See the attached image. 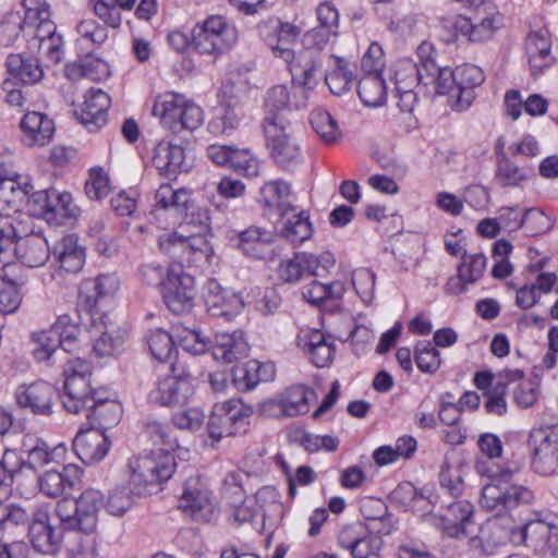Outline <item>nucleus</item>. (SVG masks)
I'll return each instance as SVG.
<instances>
[{
  "instance_id": "423d86ee",
  "label": "nucleus",
  "mask_w": 558,
  "mask_h": 558,
  "mask_svg": "<svg viewBox=\"0 0 558 558\" xmlns=\"http://www.w3.org/2000/svg\"><path fill=\"white\" fill-rule=\"evenodd\" d=\"M153 114L173 133L183 129L196 130L204 121L201 107L175 92L158 95L153 106Z\"/></svg>"
},
{
  "instance_id": "9d476101",
  "label": "nucleus",
  "mask_w": 558,
  "mask_h": 558,
  "mask_svg": "<svg viewBox=\"0 0 558 558\" xmlns=\"http://www.w3.org/2000/svg\"><path fill=\"white\" fill-rule=\"evenodd\" d=\"M527 448L533 471L542 476L554 474L558 468V424L532 428Z\"/></svg>"
},
{
  "instance_id": "de8ad7c7",
  "label": "nucleus",
  "mask_w": 558,
  "mask_h": 558,
  "mask_svg": "<svg viewBox=\"0 0 558 558\" xmlns=\"http://www.w3.org/2000/svg\"><path fill=\"white\" fill-rule=\"evenodd\" d=\"M392 71L396 89L415 88L424 83L423 62L416 64L411 59H400L393 64Z\"/></svg>"
},
{
  "instance_id": "2f4dec72",
  "label": "nucleus",
  "mask_w": 558,
  "mask_h": 558,
  "mask_svg": "<svg viewBox=\"0 0 558 558\" xmlns=\"http://www.w3.org/2000/svg\"><path fill=\"white\" fill-rule=\"evenodd\" d=\"M484 73L474 64H463L456 69L457 100L453 108L459 111L468 109L474 100V88L484 82Z\"/></svg>"
},
{
  "instance_id": "1a4fd4ad",
  "label": "nucleus",
  "mask_w": 558,
  "mask_h": 558,
  "mask_svg": "<svg viewBox=\"0 0 558 558\" xmlns=\"http://www.w3.org/2000/svg\"><path fill=\"white\" fill-rule=\"evenodd\" d=\"M263 131L266 146L277 165L290 168L301 161V147L283 116H266Z\"/></svg>"
},
{
  "instance_id": "6e6552de",
  "label": "nucleus",
  "mask_w": 558,
  "mask_h": 558,
  "mask_svg": "<svg viewBox=\"0 0 558 558\" xmlns=\"http://www.w3.org/2000/svg\"><path fill=\"white\" fill-rule=\"evenodd\" d=\"M238 40V31L222 15H210L192 31V45L203 54L221 56Z\"/></svg>"
},
{
  "instance_id": "4be33fe9",
  "label": "nucleus",
  "mask_w": 558,
  "mask_h": 558,
  "mask_svg": "<svg viewBox=\"0 0 558 558\" xmlns=\"http://www.w3.org/2000/svg\"><path fill=\"white\" fill-rule=\"evenodd\" d=\"M316 400L313 389L304 385H293L279 395L277 399L264 404L265 408H279L284 416L293 417L308 413L311 404Z\"/></svg>"
},
{
  "instance_id": "e2e57ef3",
  "label": "nucleus",
  "mask_w": 558,
  "mask_h": 558,
  "mask_svg": "<svg viewBox=\"0 0 558 558\" xmlns=\"http://www.w3.org/2000/svg\"><path fill=\"white\" fill-rule=\"evenodd\" d=\"M175 338L182 349L192 354H202L208 349L209 341L199 330L175 326Z\"/></svg>"
},
{
  "instance_id": "ddd939ff",
  "label": "nucleus",
  "mask_w": 558,
  "mask_h": 558,
  "mask_svg": "<svg viewBox=\"0 0 558 558\" xmlns=\"http://www.w3.org/2000/svg\"><path fill=\"white\" fill-rule=\"evenodd\" d=\"M179 508L193 520L208 521L216 508L213 490L201 475L190 476L183 485Z\"/></svg>"
},
{
  "instance_id": "a878e982",
  "label": "nucleus",
  "mask_w": 558,
  "mask_h": 558,
  "mask_svg": "<svg viewBox=\"0 0 558 558\" xmlns=\"http://www.w3.org/2000/svg\"><path fill=\"white\" fill-rule=\"evenodd\" d=\"M525 53L534 76L542 74L555 63L551 39L546 29L531 32L525 41Z\"/></svg>"
},
{
  "instance_id": "c03bdc74",
  "label": "nucleus",
  "mask_w": 558,
  "mask_h": 558,
  "mask_svg": "<svg viewBox=\"0 0 558 558\" xmlns=\"http://www.w3.org/2000/svg\"><path fill=\"white\" fill-rule=\"evenodd\" d=\"M7 69L11 76L25 84H34L41 80L44 71L37 59L23 54H10Z\"/></svg>"
},
{
  "instance_id": "0e129e2a",
  "label": "nucleus",
  "mask_w": 558,
  "mask_h": 558,
  "mask_svg": "<svg viewBox=\"0 0 558 558\" xmlns=\"http://www.w3.org/2000/svg\"><path fill=\"white\" fill-rule=\"evenodd\" d=\"M110 192V182L102 167H93L85 182V194L92 201H100Z\"/></svg>"
},
{
  "instance_id": "4c0bfd02",
  "label": "nucleus",
  "mask_w": 558,
  "mask_h": 558,
  "mask_svg": "<svg viewBox=\"0 0 558 558\" xmlns=\"http://www.w3.org/2000/svg\"><path fill=\"white\" fill-rule=\"evenodd\" d=\"M473 505L464 499L450 502L442 514V530L450 536L459 538L466 534V524L473 515Z\"/></svg>"
},
{
  "instance_id": "f03ea898",
  "label": "nucleus",
  "mask_w": 558,
  "mask_h": 558,
  "mask_svg": "<svg viewBox=\"0 0 558 558\" xmlns=\"http://www.w3.org/2000/svg\"><path fill=\"white\" fill-rule=\"evenodd\" d=\"M545 532V525L535 520L526 521L522 525H506L502 521L494 520L486 523L480 535L470 539V548L485 556L494 555L507 544L539 548Z\"/></svg>"
},
{
  "instance_id": "58836bf2",
  "label": "nucleus",
  "mask_w": 558,
  "mask_h": 558,
  "mask_svg": "<svg viewBox=\"0 0 558 558\" xmlns=\"http://www.w3.org/2000/svg\"><path fill=\"white\" fill-rule=\"evenodd\" d=\"M153 165L159 173L173 177L184 170V149L168 141H160L154 149Z\"/></svg>"
},
{
  "instance_id": "9b49d317",
  "label": "nucleus",
  "mask_w": 558,
  "mask_h": 558,
  "mask_svg": "<svg viewBox=\"0 0 558 558\" xmlns=\"http://www.w3.org/2000/svg\"><path fill=\"white\" fill-rule=\"evenodd\" d=\"M335 258L329 252L313 254L295 253L290 258L280 260L276 268L278 280L288 284H296L308 277H319L335 266Z\"/></svg>"
},
{
  "instance_id": "c756f323",
  "label": "nucleus",
  "mask_w": 558,
  "mask_h": 558,
  "mask_svg": "<svg viewBox=\"0 0 558 558\" xmlns=\"http://www.w3.org/2000/svg\"><path fill=\"white\" fill-rule=\"evenodd\" d=\"M23 143L28 146H45L54 134V123L45 113L38 111L27 112L21 123Z\"/></svg>"
},
{
  "instance_id": "20e7f679",
  "label": "nucleus",
  "mask_w": 558,
  "mask_h": 558,
  "mask_svg": "<svg viewBox=\"0 0 558 558\" xmlns=\"http://www.w3.org/2000/svg\"><path fill=\"white\" fill-rule=\"evenodd\" d=\"M175 459L169 450L153 449L132 459L129 463V485L132 494L145 497L160 490L161 484L175 471Z\"/></svg>"
},
{
  "instance_id": "0eeeda50",
  "label": "nucleus",
  "mask_w": 558,
  "mask_h": 558,
  "mask_svg": "<svg viewBox=\"0 0 558 558\" xmlns=\"http://www.w3.org/2000/svg\"><path fill=\"white\" fill-rule=\"evenodd\" d=\"M90 365L81 356L69 357L63 365L62 404L68 412L78 413L101 393L90 387Z\"/></svg>"
},
{
  "instance_id": "7ed1b4c3",
  "label": "nucleus",
  "mask_w": 558,
  "mask_h": 558,
  "mask_svg": "<svg viewBox=\"0 0 558 558\" xmlns=\"http://www.w3.org/2000/svg\"><path fill=\"white\" fill-rule=\"evenodd\" d=\"M476 472L492 480L482 488L481 506L497 514L506 513L521 505H530L534 500V493L526 486L510 484L513 471L509 469L492 470L484 461L476 462Z\"/></svg>"
},
{
  "instance_id": "79ce46f5",
  "label": "nucleus",
  "mask_w": 558,
  "mask_h": 558,
  "mask_svg": "<svg viewBox=\"0 0 558 558\" xmlns=\"http://www.w3.org/2000/svg\"><path fill=\"white\" fill-rule=\"evenodd\" d=\"M35 347L33 349V356L37 362H64L70 357L64 350L59 345L57 337L52 333L51 329L41 330L33 333L32 337Z\"/></svg>"
},
{
  "instance_id": "09e8293b",
  "label": "nucleus",
  "mask_w": 558,
  "mask_h": 558,
  "mask_svg": "<svg viewBox=\"0 0 558 558\" xmlns=\"http://www.w3.org/2000/svg\"><path fill=\"white\" fill-rule=\"evenodd\" d=\"M36 38L39 41V50L52 62L58 63L62 57L63 40L61 35L56 33V25L46 21L37 25Z\"/></svg>"
},
{
  "instance_id": "aec40b11",
  "label": "nucleus",
  "mask_w": 558,
  "mask_h": 558,
  "mask_svg": "<svg viewBox=\"0 0 558 558\" xmlns=\"http://www.w3.org/2000/svg\"><path fill=\"white\" fill-rule=\"evenodd\" d=\"M110 104L111 99L107 93L99 88H90L86 92L81 107L75 110V116L89 132H96L107 123Z\"/></svg>"
},
{
  "instance_id": "5fc2aeb1",
  "label": "nucleus",
  "mask_w": 558,
  "mask_h": 558,
  "mask_svg": "<svg viewBox=\"0 0 558 558\" xmlns=\"http://www.w3.org/2000/svg\"><path fill=\"white\" fill-rule=\"evenodd\" d=\"M310 123L315 133L326 143H335L340 137L337 121L324 108H315L312 110Z\"/></svg>"
},
{
  "instance_id": "2eb2a0df",
  "label": "nucleus",
  "mask_w": 558,
  "mask_h": 558,
  "mask_svg": "<svg viewBox=\"0 0 558 558\" xmlns=\"http://www.w3.org/2000/svg\"><path fill=\"white\" fill-rule=\"evenodd\" d=\"M194 299V278L184 272L180 263L170 265L163 288V300L168 308L174 314L187 312L193 307Z\"/></svg>"
},
{
  "instance_id": "cd10ccee",
  "label": "nucleus",
  "mask_w": 558,
  "mask_h": 558,
  "mask_svg": "<svg viewBox=\"0 0 558 558\" xmlns=\"http://www.w3.org/2000/svg\"><path fill=\"white\" fill-rule=\"evenodd\" d=\"M83 473V469L76 464L65 465L62 472L47 471L39 477V489L49 498L61 497L81 483Z\"/></svg>"
},
{
  "instance_id": "f3484780",
  "label": "nucleus",
  "mask_w": 558,
  "mask_h": 558,
  "mask_svg": "<svg viewBox=\"0 0 558 558\" xmlns=\"http://www.w3.org/2000/svg\"><path fill=\"white\" fill-rule=\"evenodd\" d=\"M193 393V377L182 372L160 377L156 386L149 391L148 399L153 403L165 407L183 404Z\"/></svg>"
},
{
  "instance_id": "680f3d73",
  "label": "nucleus",
  "mask_w": 558,
  "mask_h": 558,
  "mask_svg": "<svg viewBox=\"0 0 558 558\" xmlns=\"http://www.w3.org/2000/svg\"><path fill=\"white\" fill-rule=\"evenodd\" d=\"M527 179V172L502 156L498 159L495 172L496 182L502 186H520Z\"/></svg>"
},
{
  "instance_id": "bb28decb",
  "label": "nucleus",
  "mask_w": 558,
  "mask_h": 558,
  "mask_svg": "<svg viewBox=\"0 0 558 558\" xmlns=\"http://www.w3.org/2000/svg\"><path fill=\"white\" fill-rule=\"evenodd\" d=\"M39 199L44 203L43 214L48 222L65 225L78 215V207L69 192L48 190L40 195Z\"/></svg>"
},
{
  "instance_id": "774afa93",
  "label": "nucleus",
  "mask_w": 558,
  "mask_h": 558,
  "mask_svg": "<svg viewBox=\"0 0 558 558\" xmlns=\"http://www.w3.org/2000/svg\"><path fill=\"white\" fill-rule=\"evenodd\" d=\"M228 167L245 177H256L259 172L257 158L247 149L233 148Z\"/></svg>"
},
{
  "instance_id": "b1692460",
  "label": "nucleus",
  "mask_w": 558,
  "mask_h": 558,
  "mask_svg": "<svg viewBox=\"0 0 558 558\" xmlns=\"http://www.w3.org/2000/svg\"><path fill=\"white\" fill-rule=\"evenodd\" d=\"M109 446L105 432L94 427L80 430L73 440V449L78 459L85 464L101 461L107 456Z\"/></svg>"
},
{
  "instance_id": "864d4df0",
  "label": "nucleus",
  "mask_w": 558,
  "mask_h": 558,
  "mask_svg": "<svg viewBox=\"0 0 558 558\" xmlns=\"http://www.w3.org/2000/svg\"><path fill=\"white\" fill-rule=\"evenodd\" d=\"M280 233L293 245L302 244L304 241L308 240L313 233L308 215L305 211L294 214L292 218L282 222Z\"/></svg>"
},
{
  "instance_id": "6ab92c4d",
  "label": "nucleus",
  "mask_w": 558,
  "mask_h": 558,
  "mask_svg": "<svg viewBox=\"0 0 558 558\" xmlns=\"http://www.w3.org/2000/svg\"><path fill=\"white\" fill-rule=\"evenodd\" d=\"M294 85L305 90L314 89L323 77L322 62L317 51L303 49L293 60L286 61Z\"/></svg>"
},
{
  "instance_id": "7c9ffc66",
  "label": "nucleus",
  "mask_w": 558,
  "mask_h": 558,
  "mask_svg": "<svg viewBox=\"0 0 558 558\" xmlns=\"http://www.w3.org/2000/svg\"><path fill=\"white\" fill-rule=\"evenodd\" d=\"M13 253L22 264L35 268L44 266L49 259L50 247L41 233H31L14 242Z\"/></svg>"
},
{
  "instance_id": "f8f14e48",
  "label": "nucleus",
  "mask_w": 558,
  "mask_h": 558,
  "mask_svg": "<svg viewBox=\"0 0 558 558\" xmlns=\"http://www.w3.org/2000/svg\"><path fill=\"white\" fill-rule=\"evenodd\" d=\"M253 410L239 399L216 403L210 413L207 429L214 441L244 433Z\"/></svg>"
},
{
  "instance_id": "a211bd4d",
  "label": "nucleus",
  "mask_w": 558,
  "mask_h": 558,
  "mask_svg": "<svg viewBox=\"0 0 558 558\" xmlns=\"http://www.w3.org/2000/svg\"><path fill=\"white\" fill-rule=\"evenodd\" d=\"M204 300L211 316L225 317L227 320L233 319L244 306L240 294L223 289L214 278L205 284Z\"/></svg>"
},
{
  "instance_id": "3c124183",
  "label": "nucleus",
  "mask_w": 558,
  "mask_h": 558,
  "mask_svg": "<svg viewBox=\"0 0 558 558\" xmlns=\"http://www.w3.org/2000/svg\"><path fill=\"white\" fill-rule=\"evenodd\" d=\"M155 207L165 210L183 213L189 209L191 193L185 189H173L170 184H161L155 193Z\"/></svg>"
},
{
  "instance_id": "603ef678",
  "label": "nucleus",
  "mask_w": 558,
  "mask_h": 558,
  "mask_svg": "<svg viewBox=\"0 0 558 558\" xmlns=\"http://www.w3.org/2000/svg\"><path fill=\"white\" fill-rule=\"evenodd\" d=\"M266 116H282L283 110L300 109L306 106L305 99L294 100L291 98L289 88L286 85H277L267 92L265 100Z\"/></svg>"
},
{
  "instance_id": "412c9836",
  "label": "nucleus",
  "mask_w": 558,
  "mask_h": 558,
  "mask_svg": "<svg viewBox=\"0 0 558 558\" xmlns=\"http://www.w3.org/2000/svg\"><path fill=\"white\" fill-rule=\"evenodd\" d=\"M502 15L494 12L483 17L480 22L473 23L463 15L456 16L450 26L453 29V37H464L470 41L480 43L490 39L495 32L502 26Z\"/></svg>"
},
{
  "instance_id": "6e6d98bb",
  "label": "nucleus",
  "mask_w": 558,
  "mask_h": 558,
  "mask_svg": "<svg viewBox=\"0 0 558 558\" xmlns=\"http://www.w3.org/2000/svg\"><path fill=\"white\" fill-rule=\"evenodd\" d=\"M335 69L325 75V82L335 95H342L350 90L353 83V73L343 58L330 56Z\"/></svg>"
},
{
  "instance_id": "8fccbe9b",
  "label": "nucleus",
  "mask_w": 558,
  "mask_h": 558,
  "mask_svg": "<svg viewBox=\"0 0 558 558\" xmlns=\"http://www.w3.org/2000/svg\"><path fill=\"white\" fill-rule=\"evenodd\" d=\"M357 93L366 106H381L387 98V88L383 75L364 74L359 82Z\"/></svg>"
},
{
  "instance_id": "72a5a7b5",
  "label": "nucleus",
  "mask_w": 558,
  "mask_h": 558,
  "mask_svg": "<svg viewBox=\"0 0 558 558\" xmlns=\"http://www.w3.org/2000/svg\"><path fill=\"white\" fill-rule=\"evenodd\" d=\"M301 33L302 29L298 25L290 22L278 21L272 27V33L265 35V40L275 57L283 61H291L298 53L291 47L281 46L280 43L292 46L298 41Z\"/></svg>"
},
{
  "instance_id": "c9c22d12",
  "label": "nucleus",
  "mask_w": 558,
  "mask_h": 558,
  "mask_svg": "<svg viewBox=\"0 0 558 558\" xmlns=\"http://www.w3.org/2000/svg\"><path fill=\"white\" fill-rule=\"evenodd\" d=\"M32 189L28 179L21 175L14 169V165L0 170L1 208L10 213L15 198L24 197Z\"/></svg>"
},
{
  "instance_id": "c85d7f7f",
  "label": "nucleus",
  "mask_w": 558,
  "mask_h": 558,
  "mask_svg": "<svg viewBox=\"0 0 558 558\" xmlns=\"http://www.w3.org/2000/svg\"><path fill=\"white\" fill-rule=\"evenodd\" d=\"M28 537L35 550L53 555L60 549L62 531L50 524L46 513H39L29 524Z\"/></svg>"
},
{
  "instance_id": "bf43d9fd",
  "label": "nucleus",
  "mask_w": 558,
  "mask_h": 558,
  "mask_svg": "<svg viewBox=\"0 0 558 558\" xmlns=\"http://www.w3.org/2000/svg\"><path fill=\"white\" fill-rule=\"evenodd\" d=\"M241 121V109L230 105L222 106L220 112L208 123L211 134L229 135L238 129Z\"/></svg>"
},
{
  "instance_id": "5701e85b",
  "label": "nucleus",
  "mask_w": 558,
  "mask_h": 558,
  "mask_svg": "<svg viewBox=\"0 0 558 558\" xmlns=\"http://www.w3.org/2000/svg\"><path fill=\"white\" fill-rule=\"evenodd\" d=\"M296 345L317 367L329 365L336 350L333 342L318 329L302 331L296 337Z\"/></svg>"
},
{
  "instance_id": "dca6fc26",
  "label": "nucleus",
  "mask_w": 558,
  "mask_h": 558,
  "mask_svg": "<svg viewBox=\"0 0 558 558\" xmlns=\"http://www.w3.org/2000/svg\"><path fill=\"white\" fill-rule=\"evenodd\" d=\"M337 543L350 551L352 558H379L383 548L381 537L361 523L343 526L338 533Z\"/></svg>"
},
{
  "instance_id": "338daca9",
  "label": "nucleus",
  "mask_w": 558,
  "mask_h": 558,
  "mask_svg": "<svg viewBox=\"0 0 558 558\" xmlns=\"http://www.w3.org/2000/svg\"><path fill=\"white\" fill-rule=\"evenodd\" d=\"M486 264L487 259L482 253H463L457 269L458 272H461L464 278L468 279L469 283L474 284L482 278L486 269Z\"/></svg>"
},
{
  "instance_id": "f704fd0d",
  "label": "nucleus",
  "mask_w": 558,
  "mask_h": 558,
  "mask_svg": "<svg viewBox=\"0 0 558 558\" xmlns=\"http://www.w3.org/2000/svg\"><path fill=\"white\" fill-rule=\"evenodd\" d=\"M105 393V391H101L100 395H97V398L86 408L89 410L87 420L92 427L102 432L116 426L122 415L121 405L114 400L108 399Z\"/></svg>"
},
{
  "instance_id": "13d9d810",
  "label": "nucleus",
  "mask_w": 558,
  "mask_h": 558,
  "mask_svg": "<svg viewBox=\"0 0 558 558\" xmlns=\"http://www.w3.org/2000/svg\"><path fill=\"white\" fill-rule=\"evenodd\" d=\"M147 344L153 357L159 362L169 361L174 353L173 337L161 328L149 331Z\"/></svg>"
},
{
  "instance_id": "393cba45",
  "label": "nucleus",
  "mask_w": 558,
  "mask_h": 558,
  "mask_svg": "<svg viewBox=\"0 0 558 558\" xmlns=\"http://www.w3.org/2000/svg\"><path fill=\"white\" fill-rule=\"evenodd\" d=\"M54 388L46 381H36L20 386L16 390L17 403L29 409L34 414L50 415L52 413Z\"/></svg>"
},
{
  "instance_id": "a19ab883",
  "label": "nucleus",
  "mask_w": 558,
  "mask_h": 558,
  "mask_svg": "<svg viewBox=\"0 0 558 558\" xmlns=\"http://www.w3.org/2000/svg\"><path fill=\"white\" fill-rule=\"evenodd\" d=\"M291 195L290 185L281 180L269 181L260 189V196L265 205L276 208L282 218L295 210L291 203Z\"/></svg>"
},
{
  "instance_id": "e433bc0d",
  "label": "nucleus",
  "mask_w": 558,
  "mask_h": 558,
  "mask_svg": "<svg viewBox=\"0 0 558 558\" xmlns=\"http://www.w3.org/2000/svg\"><path fill=\"white\" fill-rule=\"evenodd\" d=\"M52 254L66 272H78L85 263V250L74 234L63 236L53 247Z\"/></svg>"
},
{
  "instance_id": "052dcab7",
  "label": "nucleus",
  "mask_w": 558,
  "mask_h": 558,
  "mask_svg": "<svg viewBox=\"0 0 558 558\" xmlns=\"http://www.w3.org/2000/svg\"><path fill=\"white\" fill-rule=\"evenodd\" d=\"M145 433L156 446H162L158 449L169 450L172 453L179 447L178 439L171 428L163 422L157 420H147L145 423Z\"/></svg>"
},
{
  "instance_id": "37998d69",
  "label": "nucleus",
  "mask_w": 558,
  "mask_h": 558,
  "mask_svg": "<svg viewBox=\"0 0 558 558\" xmlns=\"http://www.w3.org/2000/svg\"><path fill=\"white\" fill-rule=\"evenodd\" d=\"M423 68L425 73L423 84H435L438 94H449L456 101L457 90H453L456 87V70L452 71L450 68H440L433 59L424 60Z\"/></svg>"
},
{
  "instance_id": "4468645a",
  "label": "nucleus",
  "mask_w": 558,
  "mask_h": 558,
  "mask_svg": "<svg viewBox=\"0 0 558 558\" xmlns=\"http://www.w3.org/2000/svg\"><path fill=\"white\" fill-rule=\"evenodd\" d=\"M193 222H183L173 232L163 233L158 238V244L162 252L173 257H182L185 254H205L211 251L208 242L209 232H192Z\"/></svg>"
},
{
  "instance_id": "f257e3e1",
  "label": "nucleus",
  "mask_w": 558,
  "mask_h": 558,
  "mask_svg": "<svg viewBox=\"0 0 558 558\" xmlns=\"http://www.w3.org/2000/svg\"><path fill=\"white\" fill-rule=\"evenodd\" d=\"M119 279L114 275H100L82 281L77 296V311L92 320L93 350L97 356H111L121 351L125 332L113 323H106L102 307L118 292Z\"/></svg>"
},
{
  "instance_id": "49530a36",
  "label": "nucleus",
  "mask_w": 558,
  "mask_h": 558,
  "mask_svg": "<svg viewBox=\"0 0 558 558\" xmlns=\"http://www.w3.org/2000/svg\"><path fill=\"white\" fill-rule=\"evenodd\" d=\"M50 329L66 355L78 352L81 328L69 315L59 316Z\"/></svg>"
},
{
  "instance_id": "69168bd1",
  "label": "nucleus",
  "mask_w": 558,
  "mask_h": 558,
  "mask_svg": "<svg viewBox=\"0 0 558 558\" xmlns=\"http://www.w3.org/2000/svg\"><path fill=\"white\" fill-rule=\"evenodd\" d=\"M415 363L421 372L434 374L440 367V354L432 342L418 341L415 345Z\"/></svg>"
},
{
  "instance_id": "ea45409f",
  "label": "nucleus",
  "mask_w": 558,
  "mask_h": 558,
  "mask_svg": "<svg viewBox=\"0 0 558 558\" xmlns=\"http://www.w3.org/2000/svg\"><path fill=\"white\" fill-rule=\"evenodd\" d=\"M274 238L272 231L251 226L239 233L238 247L245 255L260 259L269 252Z\"/></svg>"
},
{
  "instance_id": "39448f33",
  "label": "nucleus",
  "mask_w": 558,
  "mask_h": 558,
  "mask_svg": "<svg viewBox=\"0 0 558 558\" xmlns=\"http://www.w3.org/2000/svg\"><path fill=\"white\" fill-rule=\"evenodd\" d=\"M102 506V493L89 487L83 490L75 500L68 498L60 500L57 504L56 513L63 529L93 534Z\"/></svg>"
},
{
  "instance_id": "473e14b6",
  "label": "nucleus",
  "mask_w": 558,
  "mask_h": 558,
  "mask_svg": "<svg viewBox=\"0 0 558 558\" xmlns=\"http://www.w3.org/2000/svg\"><path fill=\"white\" fill-rule=\"evenodd\" d=\"M213 355L217 361L232 363L247 355L250 347L240 330L217 332L213 343Z\"/></svg>"
},
{
  "instance_id": "4d7b16f0",
  "label": "nucleus",
  "mask_w": 558,
  "mask_h": 558,
  "mask_svg": "<svg viewBox=\"0 0 558 558\" xmlns=\"http://www.w3.org/2000/svg\"><path fill=\"white\" fill-rule=\"evenodd\" d=\"M343 293V284L339 281L325 284L318 280H312L302 289L303 298L313 305H319L328 299H339Z\"/></svg>"
},
{
  "instance_id": "a18cd8bd",
  "label": "nucleus",
  "mask_w": 558,
  "mask_h": 558,
  "mask_svg": "<svg viewBox=\"0 0 558 558\" xmlns=\"http://www.w3.org/2000/svg\"><path fill=\"white\" fill-rule=\"evenodd\" d=\"M29 442H24V447L27 451V462L33 469L43 468L48 463L58 461L63 458L65 453V447L63 445L54 446L49 448L47 442L41 439H28Z\"/></svg>"
}]
</instances>
